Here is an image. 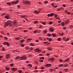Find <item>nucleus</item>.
<instances>
[{
    "instance_id": "obj_1",
    "label": "nucleus",
    "mask_w": 73,
    "mask_h": 73,
    "mask_svg": "<svg viewBox=\"0 0 73 73\" xmlns=\"http://www.w3.org/2000/svg\"><path fill=\"white\" fill-rule=\"evenodd\" d=\"M23 3L25 4H27L28 5H31V2L29 1H27V0H24L23 1Z\"/></svg>"
},
{
    "instance_id": "obj_2",
    "label": "nucleus",
    "mask_w": 73,
    "mask_h": 73,
    "mask_svg": "<svg viewBox=\"0 0 73 73\" xmlns=\"http://www.w3.org/2000/svg\"><path fill=\"white\" fill-rule=\"evenodd\" d=\"M27 59V56L25 55H23V57H20V60H26Z\"/></svg>"
},
{
    "instance_id": "obj_3",
    "label": "nucleus",
    "mask_w": 73,
    "mask_h": 73,
    "mask_svg": "<svg viewBox=\"0 0 73 73\" xmlns=\"http://www.w3.org/2000/svg\"><path fill=\"white\" fill-rule=\"evenodd\" d=\"M10 24V22L9 21H8L5 23V26H8Z\"/></svg>"
},
{
    "instance_id": "obj_4",
    "label": "nucleus",
    "mask_w": 73,
    "mask_h": 73,
    "mask_svg": "<svg viewBox=\"0 0 73 73\" xmlns=\"http://www.w3.org/2000/svg\"><path fill=\"white\" fill-rule=\"evenodd\" d=\"M54 15V13H51L50 14H48L47 16H48V17H50H50H53Z\"/></svg>"
},
{
    "instance_id": "obj_5",
    "label": "nucleus",
    "mask_w": 73,
    "mask_h": 73,
    "mask_svg": "<svg viewBox=\"0 0 73 73\" xmlns=\"http://www.w3.org/2000/svg\"><path fill=\"white\" fill-rule=\"evenodd\" d=\"M54 58H50L48 59V61H51V62H53V61H54Z\"/></svg>"
},
{
    "instance_id": "obj_6",
    "label": "nucleus",
    "mask_w": 73,
    "mask_h": 73,
    "mask_svg": "<svg viewBox=\"0 0 73 73\" xmlns=\"http://www.w3.org/2000/svg\"><path fill=\"white\" fill-rule=\"evenodd\" d=\"M49 30L51 32H53L54 31V29L52 27H50L49 29Z\"/></svg>"
},
{
    "instance_id": "obj_7",
    "label": "nucleus",
    "mask_w": 73,
    "mask_h": 73,
    "mask_svg": "<svg viewBox=\"0 0 73 73\" xmlns=\"http://www.w3.org/2000/svg\"><path fill=\"white\" fill-rule=\"evenodd\" d=\"M17 24V23L16 21H13V23H12V25H14V26H15Z\"/></svg>"
},
{
    "instance_id": "obj_8",
    "label": "nucleus",
    "mask_w": 73,
    "mask_h": 73,
    "mask_svg": "<svg viewBox=\"0 0 73 73\" xmlns=\"http://www.w3.org/2000/svg\"><path fill=\"white\" fill-rule=\"evenodd\" d=\"M10 56V54H9L6 55V58L7 59L8 58H9V57Z\"/></svg>"
},
{
    "instance_id": "obj_9",
    "label": "nucleus",
    "mask_w": 73,
    "mask_h": 73,
    "mask_svg": "<svg viewBox=\"0 0 73 73\" xmlns=\"http://www.w3.org/2000/svg\"><path fill=\"white\" fill-rule=\"evenodd\" d=\"M69 20L68 19L67 21H65V23L66 24H68V23H69Z\"/></svg>"
},
{
    "instance_id": "obj_10",
    "label": "nucleus",
    "mask_w": 73,
    "mask_h": 73,
    "mask_svg": "<svg viewBox=\"0 0 73 73\" xmlns=\"http://www.w3.org/2000/svg\"><path fill=\"white\" fill-rule=\"evenodd\" d=\"M39 50V48H36V49H35L34 50V52H38V50Z\"/></svg>"
},
{
    "instance_id": "obj_11",
    "label": "nucleus",
    "mask_w": 73,
    "mask_h": 73,
    "mask_svg": "<svg viewBox=\"0 0 73 73\" xmlns=\"http://www.w3.org/2000/svg\"><path fill=\"white\" fill-rule=\"evenodd\" d=\"M47 49L48 50H52V48L50 47H47Z\"/></svg>"
},
{
    "instance_id": "obj_12",
    "label": "nucleus",
    "mask_w": 73,
    "mask_h": 73,
    "mask_svg": "<svg viewBox=\"0 0 73 73\" xmlns=\"http://www.w3.org/2000/svg\"><path fill=\"white\" fill-rule=\"evenodd\" d=\"M34 13H36V14H37V15H38V13H38V11H37V10H35L34 11Z\"/></svg>"
},
{
    "instance_id": "obj_13",
    "label": "nucleus",
    "mask_w": 73,
    "mask_h": 73,
    "mask_svg": "<svg viewBox=\"0 0 73 73\" xmlns=\"http://www.w3.org/2000/svg\"><path fill=\"white\" fill-rule=\"evenodd\" d=\"M38 10L39 11H38V13H40L41 12V10H42V9H38Z\"/></svg>"
},
{
    "instance_id": "obj_14",
    "label": "nucleus",
    "mask_w": 73,
    "mask_h": 73,
    "mask_svg": "<svg viewBox=\"0 0 73 73\" xmlns=\"http://www.w3.org/2000/svg\"><path fill=\"white\" fill-rule=\"evenodd\" d=\"M19 58H20V56H17V57H16L15 58V60H17L18 59H19Z\"/></svg>"
},
{
    "instance_id": "obj_15",
    "label": "nucleus",
    "mask_w": 73,
    "mask_h": 73,
    "mask_svg": "<svg viewBox=\"0 0 73 73\" xmlns=\"http://www.w3.org/2000/svg\"><path fill=\"white\" fill-rule=\"evenodd\" d=\"M19 0H17L15 2V4H17L18 3H19Z\"/></svg>"
},
{
    "instance_id": "obj_16",
    "label": "nucleus",
    "mask_w": 73,
    "mask_h": 73,
    "mask_svg": "<svg viewBox=\"0 0 73 73\" xmlns=\"http://www.w3.org/2000/svg\"><path fill=\"white\" fill-rule=\"evenodd\" d=\"M64 66V64H60L58 65V66L59 67H62V66Z\"/></svg>"
},
{
    "instance_id": "obj_17",
    "label": "nucleus",
    "mask_w": 73,
    "mask_h": 73,
    "mask_svg": "<svg viewBox=\"0 0 73 73\" xmlns=\"http://www.w3.org/2000/svg\"><path fill=\"white\" fill-rule=\"evenodd\" d=\"M68 66V64H65L64 65V66L65 68L66 67H67V66Z\"/></svg>"
},
{
    "instance_id": "obj_18",
    "label": "nucleus",
    "mask_w": 73,
    "mask_h": 73,
    "mask_svg": "<svg viewBox=\"0 0 73 73\" xmlns=\"http://www.w3.org/2000/svg\"><path fill=\"white\" fill-rule=\"evenodd\" d=\"M61 25L62 27H64V26L65 25V23H64V22H62Z\"/></svg>"
},
{
    "instance_id": "obj_19",
    "label": "nucleus",
    "mask_w": 73,
    "mask_h": 73,
    "mask_svg": "<svg viewBox=\"0 0 73 73\" xmlns=\"http://www.w3.org/2000/svg\"><path fill=\"white\" fill-rule=\"evenodd\" d=\"M27 65H28V66H29L30 68H32V65L31 64H28Z\"/></svg>"
},
{
    "instance_id": "obj_20",
    "label": "nucleus",
    "mask_w": 73,
    "mask_h": 73,
    "mask_svg": "<svg viewBox=\"0 0 73 73\" xmlns=\"http://www.w3.org/2000/svg\"><path fill=\"white\" fill-rule=\"evenodd\" d=\"M47 66L48 67H50V66H52V64H47Z\"/></svg>"
},
{
    "instance_id": "obj_21",
    "label": "nucleus",
    "mask_w": 73,
    "mask_h": 73,
    "mask_svg": "<svg viewBox=\"0 0 73 73\" xmlns=\"http://www.w3.org/2000/svg\"><path fill=\"white\" fill-rule=\"evenodd\" d=\"M68 60H69V59H67L66 60L63 61V62H68Z\"/></svg>"
},
{
    "instance_id": "obj_22",
    "label": "nucleus",
    "mask_w": 73,
    "mask_h": 73,
    "mask_svg": "<svg viewBox=\"0 0 73 73\" xmlns=\"http://www.w3.org/2000/svg\"><path fill=\"white\" fill-rule=\"evenodd\" d=\"M52 35L53 36V37H56V35L55 34H52Z\"/></svg>"
},
{
    "instance_id": "obj_23",
    "label": "nucleus",
    "mask_w": 73,
    "mask_h": 73,
    "mask_svg": "<svg viewBox=\"0 0 73 73\" xmlns=\"http://www.w3.org/2000/svg\"><path fill=\"white\" fill-rule=\"evenodd\" d=\"M43 33H47V31L46 30H44L43 32Z\"/></svg>"
},
{
    "instance_id": "obj_24",
    "label": "nucleus",
    "mask_w": 73,
    "mask_h": 73,
    "mask_svg": "<svg viewBox=\"0 0 73 73\" xmlns=\"http://www.w3.org/2000/svg\"><path fill=\"white\" fill-rule=\"evenodd\" d=\"M37 33H41V31H40V30H37Z\"/></svg>"
},
{
    "instance_id": "obj_25",
    "label": "nucleus",
    "mask_w": 73,
    "mask_h": 73,
    "mask_svg": "<svg viewBox=\"0 0 73 73\" xmlns=\"http://www.w3.org/2000/svg\"><path fill=\"white\" fill-rule=\"evenodd\" d=\"M39 58L40 59H42L43 60H44V57H39Z\"/></svg>"
},
{
    "instance_id": "obj_26",
    "label": "nucleus",
    "mask_w": 73,
    "mask_h": 73,
    "mask_svg": "<svg viewBox=\"0 0 73 73\" xmlns=\"http://www.w3.org/2000/svg\"><path fill=\"white\" fill-rule=\"evenodd\" d=\"M7 5H10L11 4V3L10 2H7Z\"/></svg>"
},
{
    "instance_id": "obj_27",
    "label": "nucleus",
    "mask_w": 73,
    "mask_h": 73,
    "mask_svg": "<svg viewBox=\"0 0 73 73\" xmlns=\"http://www.w3.org/2000/svg\"><path fill=\"white\" fill-rule=\"evenodd\" d=\"M25 48H26V49L28 50V49H30V48H29V47L28 46H27Z\"/></svg>"
},
{
    "instance_id": "obj_28",
    "label": "nucleus",
    "mask_w": 73,
    "mask_h": 73,
    "mask_svg": "<svg viewBox=\"0 0 73 73\" xmlns=\"http://www.w3.org/2000/svg\"><path fill=\"white\" fill-rule=\"evenodd\" d=\"M30 45L31 46H35V45H34L33 43H30Z\"/></svg>"
},
{
    "instance_id": "obj_29",
    "label": "nucleus",
    "mask_w": 73,
    "mask_h": 73,
    "mask_svg": "<svg viewBox=\"0 0 73 73\" xmlns=\"http://www.w3.org/2000/svg\"><path fill=\"white\" fill-rule=\"evenodd\" d=\"M58 15H57V14L54 15V16L55 17V18L57 17Z\"/></svg>"
},
{
    "instance_id": "obj_30",
    "label": "nucleus",
    "mask_w": 73,
    "mask_h": 73,
    "mask_svg": "<svg viewBox=\"0 0 73 73\" xmlns=\"http://www.w3.org/2000/svg\"><path fill=\"white\" fill-rule=\"evenodd\" d=\"M53 70L52 68H50L49 70V71H50V72H52V71H53Z\"/></svg>"
},
{
    "instance_id": "obj_31",
    "label": "nucleus",
    "mask_w": 73,
    "mask_h": 73,
    "mask_svg": "<svg viewBox=\"0 0 73 73\" xmlns=\"http://www.w3.org/2000/svg\"><path fill=\"white\" fill-rule=\"evenodd\" d=\"M44 3H45V4H47V3H48V2L47 1H46L44 2Z\"/></svg>"
},
{
    "instance_id": "obj_32",
    "label": "nucleus",
    "mask_w": 73,
    "mask_h": 73,
    "mask_svg": "<svg viewBox=\"0 0 73 73\" xmlns=\"http://www.w3.org/2000/svg\"><path fill=\"white\" fill-rule=\"evenodd\" d=\"M38 22V21H34V24H36V23H37Z\"/></svg>"
},
{
    "instance_id": "obj_33",
    "label": "nucleus",
    "mask_w": 73,
    "mask_h": 73,
    "mask_svg": "<svg viewBox=\"0 0 73 73\" xmlns=\"http://www.w3.org/2000/svg\"><path fill=\"white\" fill-rule=\"evenodd\" d=\"M24 39H22V40H21L20 42H24Z\"/></svg>"
},
{
    "instance_id": "obj_34",
    "label": "nucleus",
    "mask_w": 73,
    "mask_h": 73,
    "mask_svg": "<svg viewBox=\"0 0 73 73\" xmlns=\"http://www.w3.org/2000/svg\"><path fill=\"white\" fill-rule=\"evenodd\" d=\"M6 44L7 46H9V43L8 42H7Z\"/></svg>"
},
{
    "instance_id": "obj_35",
    "label": "nucleus",
    "mask_w": 73,
    "mask_h": 73,
    "mask_svg": "<svg viewBox=\"0 0 73 73\" xmlns=\"http://www.w3.org/2000/svg\"><path fill=\"white\" fill-rule=\"evenodd\" d=\"M48 42H44L43 43L44 44H48Z\"/></svg>"
},
{
    "instance_id": "obj_36",
    "label": "nucleus",
    "mask_w": 73,
    "mask_h": 73,
    "mask_svg": "<svg viewBox=\"0 0 73 73\" xmlns=\"http://www.w3.org/2000/svg\"><path fill=\"white\" fill-rule=\"evenodd\" d=\"M27 40H28V41H31V40H32L33 39L32 38H28L27 39Z\"/></svg>"
},
{
    "instance_id": "obj_37",
    "label": "nucleus",
    "mask_w": 73,
    "mask_h": 73,
    "mask_svg": "<svg viewBox=\"0 0 73 73\" xmlns=\"http://www.w3.org/2000/svg\"><path fill=\"white\" fill-rule=\"evenodd\" d=\"M48 40L49 41H51L52 40V39L51 38H50Z\"/></svg>"
},
{
    "instance_id": "obj_38",
    "label": "nucleus",
    "mask_w": 73,
    "mask_h": 73,
    "mask_svg": "<svg viewBox=\"0 0 73 73\" xmlns=\"http://www.w3.org/2000/svg\"><path fill=\"white\" fill-rule=\"evenodd\" d=\"M20 38V37H16L15 38V39H16L17 40H19V39Z\"/></svg>"
},
{
    "instance_id": "obj_39",
    "label": "nucleus",
    "mask_w": 73,
    "mask_h": 73,
    "mask_svg": "<svg viewBox=\"0 0 73 73\" xmlns=\"http://www.w3.org/2000/svg\"><path fill=\"white\" fill-rule=\"evenodd\" d=\"M18 72L19 73H21L22 72V71L21 70H18Z\"/></svg>"
},
{
    "instance_id": "obj_40",
    "label": "nucleus",
    "mask_w": 73,
    "mask_h": 73,
    "mask_svg": "<svg viewBox=\"0 0 73 73\" xmlns=\"http://www.w3.org/2000/svg\"><path fill=\"white\" fill-rule=\"evenodd\" d=\"M58 41H60V40H61V38H58Z\"/></svg>"
},
{
    "instance_id": "obj_41",
    "label": "nucleus",
    "mask_w": 73,
    "mask_h": 73,
    "mask_svg": "<svg viewBox=\"0 0 73 73\" xmlns=\"http://www.w3.org/2000/svg\"><path fill=\"white\" fill-rule=\"evenodd\" d=\"M2 51H4V50H5V48L4 47H3V48L2 49Z\"/></svg>"
},
{
    "instance_id": "obj_42",
    "label": "nucleus",
    "mask_w": 73,
    "mask_h": 73,
    "mask_svg": "<svg viewBox=\"0 0 73 73\" xmlns=\"http://www.w3.org/2000/svg\"><path fill=\"white\" fill-rule=\"evenodd\" d=\"M52 24V21H50L49 22V25H51V24Z\"/></svg>"
},
{
    "instance_id": "obj_43",
    "label": "nucleus",
    "mask_w": 73,
    "mask_h": 73,
    "mask_svg": "<svg viewBox=\"0 0 73 73\" xmlns=\"http://www.w3.org/2000/svg\"><path fill=\"white\" fill-rule=\"evenodd\" d=\"M47 36L48 37H49V36H51V34H47Z\"/></svg>"
},
{
    "instance_id": "obj_44",
    "label": "nucleus",
    "mask_w": 73,
    "mask_h": 73,
    "mask_svg": "<svg viewBox=\"0 0 73 73\" xmlns=\"http://www.w3.org/2000/svg\"><path fill=\"white\" fill-rule=\"evenodd\" d=\"M64 70H65V71L66 72H67V71H68V69H64Z\"/></svg>"
},
{
    "instance_id": "obj_45",
    "label": "nucleus",
    "mask_w": 73,
    "mask_h": 73,
    "mask_svg": "<svg viewBox=\"0 0 73 73\" xmlns=\"http://www.w3.org/2000/svg\"><path fill=\"white\" fill-rule=\"evenodd\" d=\"M4 38L5 40H8V38H7V36L5 37Z\"/></svg>"
},
{
    "instance_id": "obj_46",
    "label": "nucleus",
    "mask_w": 73,
    "mask_h": 73,
    "mask_svg": "<svg viewBox=\"0 0 73 73\" xmlns=\"http://www.w3.org/2000/svg\"><path fill=\"white\" fill-rule=\"evenodd\" d=\"M1 33L2 34H3L5 35V34H4V31H1Z\"/></svg>"
},
{
    "instance_id": "obj_47",
    "label": "nucleus",
    "mask_w": 73,
    "mask_h": 73,
    "mask_svg": "<svg viewBox=\"0 0 73 73\" xmlns=\"http://www.w3.org/2000/svg\"><path fill=\"white\" fill-rule=\"evenodd\" d=\"M42 24L43 25H46V23L45 22H42Z\"/></svg>"
},
{
    "instance_id": "obj_48",
    "label": "nucleus",
    "mask_w": 73,
    "mask_h": 73,
    "mask_svg": "<svg viewBox=\"0 0 73 73\" xmlns=\"http://www.w3.org/2000/svg\"><path fill=\"white\" fill-rule=\"evenodd\" d=\"M21 17H26V16L21 15Z\"/></svg>"
},
{
    "instance_id": "obj_49",
    "label": "nucleus",
    "mask_w": 73,
    "mask_h": 73,
    "mask_svg": "<svg viewBox=\"0 0 73 73\" xmlns=\"http://www.w3.org/2000/svg\"><path fill=\"white\" fill-rule=\"evenodd\" d=\"M6 70H9V68H5Z\"/></svg>"
},
{
    "instance_id": "obj_50",
    "label": "nucleus",
    "mask_w": 73,
    "mask_h": 73,
    "mask_svg": "<svg viewBox=\"0 0 73 73\" xmlns=\"http://www.w3.org/2000/svg\"><path fill=\"white\" fill-rule=\"evenodd\" d=\"M40 62H43V60H39Z\"/></svg>"
},
{
    "instance_id": "obj_51",
    "label": "nucleus",
    "mask_w": 73,
    "mask_h": 73,
    "mask_svg": "<svg viewBox=\"0 0 73 73\" xmlns=\"http://www.w3.org/2000/svg\"><path fill=\"white\" fill-rule=\"evenodd\" d=\"M3 45H6V44H7V42H4L3 43Z\"/></svg>"
},
{
    "instance_id": "obj_52",
    "label": "nucleus",
    "mask_w": 73,
    "mask_h": 73,
    "mask_svg": "<svg viewBox=\"0 0 73 73\" xmlns=\"http://www.w3.org/2000/svg\"><path fill=\"white\" fill-rule=\"evenodd\" d=\"M5 19H9V17H8V16H6L5 17Z\"/></svg>"
},
{
    "instance_id": "obj_53",
    "label": "nucleus",
    "mask_w": 73,
    "mask_h": 73,
    "mask_svg": "<svg viewBox=\"0 0 73 73\" xmlns=\"http://www.w3.org/2000/svg\"><path fill=\"white\" fill-rule=\"evenodd\" d=\"M63 61L61 59H60L59 60V62H62Z\"/></svg>"
},
{
    "instance_id": "obj_54",
    "label": "nucleus",
    "mask_w": 73,
    "mask_h": 73,
    "mask_svg": "<svg viewBox=\"0 0 73 73\" xmlns=\"http://www.w3.org/2000/svg\"><path fill=\"white\" fill-rule=\"evenodd\" d=\"M17 68H15L14 71H17Z\"/></svg>"
},
{
    "instance_id": "obj_55",
    "label": "nucleus",
    "mask_w": 73,
    "mask_h": 73,
    "mask_svg": "<svg viewBox=\"0 0 73 73\" xmlns=\"http://www.w3.org/2000/svg\"><path fill=\"white\" fill-rule=\"evenodd\" d=\"M21 45L22 47H24V45L23 44H21Z\"/></svg>"
},
{
    "instance_id": "obj_56",
    "label": "nucleus",
    "mask_w": 73,
    "mask_h": 73,
    "mask_svg": "<svg viewBox=\"0 0 73 73\" xmlns=\"http://www.w3.org/2000/svg\"><path fill=\"white\" fill-rule=\"evenodd\" d=\"M24 32L25 33V32H28V31L25 30H24Z\"/></svg>"
},
{
    "instance_id": "obj_57",
    "label": "nucleus",
    "mask_w": 73,
    "mask_h": 73,
    "mask_svg": "<svg viewBox=\"0 0 73 73\" xmlns=\"http://www.w3.org/2000/svg\"><path fill=\"white\" fill-rule=\"evenodd\" d=\"M9 11H10V12H12L13 11V10L11 9H9Z\"/></svg>"
},
{
    "instance_id": "obj_58",
    "label": "nucleus",
    "mask_w": 73,
    "mask_h": 73,
    "mask_svg": "<svg viewBox=\"0 0 73 73\" xmlns=\"http://www.w3.org/2000/svg\"><path fill=\"white\" fill-rule=\"evenodd\" d=\"M41 69H44V67H42L40 68Z\"/></svg>"
},
{
    "instance_id": "obj_59",
    "label": "nucleus",
    "mask_w": 73,
    "mask_h": 73,
    "mask_svg": "<svg viewBox=\"0 0 73 73\" xmlns=\"http://www.w3.org/2000/svg\"><path fill=\"white\" fill-rule=\"evenodd\" d=\"M15 68H11V69L12 70H13L14 71Z\"/></svg>"
},
{
    "instance_id": "obj_60",
    "label": "nucleus",
    "mask_w": 73,
    "mask_h": 73,
    "mask_svg": "<svg viewBox=\"0 0 73 73\" xmlns=\"http://www.w3.org/2000/svg\"><path fill=\"white\" fill-rule=\"evenodd\" d=\"M17 29H14V31H17Z\"/></svg>"
},
{
    "instance_id": "obj_61",
    "label": "nucleus",
    "mask_w": 73,
    "mask_h": 73,
    "mask_svg": "<svg viewBox=\"0 0 73 73\" xmlns=\"http://www.w3.org/2000/svg\"><path fill=\"white\" fill-rule=\"evenodd\" d=\"M39 38L40 39V40H42V38H41V37H40Z\"/></svg>"
},
{
    "instance_id": "obj_62",
    "label": "nucleus",
    "mask_w": 73,
    "mask_h": 73,
    "mask_svg": "<svg viewBox=\"0 0 73 73\" xmlns=\"http://www.w3.org/2000/svg\"><path fill=\"white\" fill-rule=\"evenodd\" d=\"M17 7H18V8H20L21 6H20V5H18Z\"/></svg>"
},
{
    "instance_id": "obj_63",
    "label": "nucleus",
    "mask_w": 73,
    "mask_h": 73,
    "mask_svg": "<svg viewBox=\"0 0 73 73\" xmlns=\"http://www.w3.org/2000/svg\"><path fill=\"white\" fill-rule=\"evenodd\" d=\"M37 31H35L33 32V33H37Z\"/></svg>"
},
{
    "instance_id": "obj_64",
    "label": "nucleus",
    "mask_w": 73,
    "mask_h": 73,
    "mask_svg": "<svg viewBox=\"0 0 73 73\" xmlns=\"http://www.w3.org/2000/svg\"><path fill=\"white\" fill-rule=\"evenodd\" d=\"M37 69V66H35V69Z\"/></svg>"
}]
</instances>
